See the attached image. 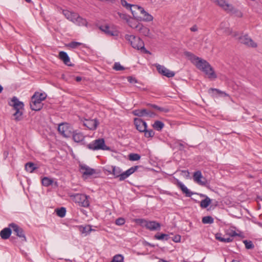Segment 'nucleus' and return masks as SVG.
<instances>
[{
	"mask_svg": "<svg viewBox=\"0 0 262 262\" xmlns=\"http://www.w3.org/2000/svg\"><path fill=\"white\" fill-rule=\"evenodd\" d=\"M74 24L80 26H87L88 25L86 19L82 18L79 15H78L77 19H76Z\"/></svg>",
	"mask_w": 262,
	"mask_h": 262,
	"instance_id": "28",
	"label": "nucleus"
},
{
	"mask_svg": "<svg viewBox=\"0 0 262 262\" xmlns=\"http://www.w3.org/2000/svg\"><path fill=\"white\" fill-rule=\"evenodd\" d=\"M109 173L113 174L115 178H120L121 169L118 167L112 166L110 169H105Z\"/></svg>",
	"mask_w": 262,
	"mask_h": 262,
	"instance_id": "23",
	"label": "nucleus"
},
{
	"mask_svg": "<svg viewBox=\"0 0 262 262\" xmlns=\"http://www.w3.org/2000/svg\"><path fill=\"white\" fill-rule=\"evenodd\" d=\"M125 38L129 42L133 48L140 50L144 53L150 54V52L145 49L144 42L140 37H136L133 35L126 34Z\"/></svg>",
	"mask_w": 262,
	"mask_h": 262,
	"instance_id": "3",
	"label": "nucleus"
},
{
	"mask_svg": "<svg viewBox=\"0 0 262 262\" xmlns=\"http://www.w3.org/2000/svg\"><path fill=\"white\" fill-rule=\"evenodd\" d=\"M142 166L141 165H136L133 166L126 170L123 172H121V174L120 178L119 179V181H122L125 180L127 178H128L132 174L136 171L138 168H142Z\"/></svg>",
	"mask_w": 262,
	"mask_h": 262,
	"instance_id": "16",
	"label": "nucleus"
},
{
	"mask_svg": "<svg viewBox=\"0 0 262 262\" xmlns=\"http://www.w3.org/2000/svg\"><path fill=\"white\" fill-rule=\"evenodd\" d=\"M117 14L121 19L126 20L127 22L130 19L129 15L125 13H122L119 12Z\"/></svg>",
	"mask_w": 262,
	"mask_h": 262,
	"instance_id": "46",
	"label": "nucleus"
},
{
	"mask_svg": "<svg viewBox=\"0 0 262 262\" xmlns=\"http://www.w3.org/2000/svg\"><path fill=\"white\" fill-rule=\"evenodd\" d=\"M238 40L241 43L244 44L247 46L255 48L257 47L256 43L250 38L247 34L240 36L238 38Z\"/></svg>",
	"mask_w": 262,
	"mask_h": 262,
	"instance_id": "15",
	"label": "nucleus"
},
{
	"mask_svg": "<svg viewBox=\"0 0 262 262\" xmlns=\"http://www.w3.org/2000/svg\"><path fill=\"white\" fill-rule=\"evenodd\" d=\"M82 79V78L80 77V76H77L75 78V80L77 81V82H79Z\"/></svg>",
	"mask_w": 262,
	"mask_h": 262,
	"instance_id": "62",
	"label": "nucleus"
},
{
	"mask_svg": "<svg viewBox=\"0 0 262 262\" xmlns=\"http://www.w3.org/2000/svg\"><path fill=\"white\" fill-rule=\"evenodd\" d=\"M135 222L142 227H144L150 231H158L161 229L160 223L155 221H148L143 219H137Z\"/></svg>",
	"mask_w": 262,
	"mask_h": 262,
	"instance_id": "6",
	"label": "nucleus"
},
{
	"mask_svg": "<svg viewBox=\"0 0 262 262\" xmlns=\"http://www.w3.org/2000/svg\"><path fill=\"white\" fill-rule=\"evenodd\" d=\"M154 238L158 240L168 241L170 236L167 234L158 233L154 235Z\"/></svg>",
	"mask_w": 262,
	"mask_h": 262,
	"instance_id": "29",
	"label": "nucleus"
},
{
	"mask_svg": "<svg viewBox=\"0 0 262 262\" xmlns=\"http://www.w3.org/2000/svg\"><path fill=\"white\" fill-rule=\"evenodd\" d=\"M145 246H149V247H152V248H154L155 247V245L154 244L149 243H148L147 242H145Z\"/></svg>",
	"mask_w": 262,
	"mask_h": 262,
	"instance_id": "59",
	"label": "nucleus"
},
{
	"mask_svg": "<svg viewBox=\"0 0 262 262\" xmlns=\"http://www.w3.org/2000/svg\"><path fill=\"white\" fill-rule=\"evenodd\" d=\"M79 230L82 233L85 234V235L89 234L92 231L94 230L92 228V226L89 225L85 226H80Z\"/></svg>",
	"mask_w": 262,
	"mask_h": 262,
	"instance_id": "27",
	"label": "nucleus"
},
{
	"mask_svg": "<svg viewBox=\"0 0 262 262\" xmlns=\"http://www.w3.org/2000/svg\"><path fill=\"white\" fill-rule=\"evenodd\" d=\"M57 214L60 217H63L66 215V209L64 207H61L56 211Z\"/></svg>",
	"mask_w": 262,
	"mask_h": 262,
	"instance_id": "40",
	"label": "nucleus"
},
{
	"mask_svg": "<svg viewBox=\"0 0 262 262\" xmlns=\"http://www.w3.org/2000/svg\"><path fill=\"white\" fill-rule=\"evenodd\" d=\"M86 148L91 150H111V147L106 145L103 138H99L86 145Z\"/></svg>",
	"mask_w": 262,
	"mask_h": 262,
	"instance_id": "7",
	"label": "nucleus"
},
{
	"mask_svg": "<svg viewBox=\"0 0 262 262\" xmlns=\"http://www.w3.org/2000/svg\"><path fill=\"white\" fill-rule=\"evenodd\" d=\"M8 104L13 107V110L15 111L13 114L14 120L16 121H20L23 119V111L24 110V103L19 101L16 96H13L8 101Z\"/></svg>",
	"mask_w": 262,
	"mask_h": 262,
	"instance_id": "2",
	"label": "nucleus"
},
{
	"mask_svg": "<svg viewBox=\"0 0 262 262\" xmlns=\"http://www.w3.org/2000/svg\"><path fill=\"white\" fill-rule=\"evenodd\" d=\"M237 235H238V234L235 231H233L232 232V233H231L232 236H237Z\"/></svg>",
	"mask_w": 262,
	"mask_h": 262,
	"instance_id": "64",
	"label": "nucleus"
},
{
	"mask_svg": "<svg viewBox=\"0 0 262 262\" xmlns=\"http://www.w3.org/2000/svg\"><path fill=\"white\" fill-rule=\"evenodd\" d=\"M127 80L130 83H136L138 82L137 79L132 76H128L127 77Z\"/></svg>",
	"mask_w": 262,
	"mask_h": 262,
	"instance_id": "53",
	"label": "nucleus"
},
{
	"mask_svg": "<svg viewBox=\"0 0 262 262\" xmlns=\"http://www.w3.org/2000/svg\"><path fill=\"white\" fill-rule=\"evenodd\" d=\"M113 69L117 71H122L125 69L124 67L121 66L119 62H115Z\"/></svg>",
	"mask_w": 262,
	"mask_h": 262,
	"instance_id": "45",
	"label": "nucleus"
},
{
	"mask_svg": "<svg viewBox=\"0 0 262 262\" xmlns=\"http://www.w3.org/2000/svg\"><path fill=\"white\" fill-rule=\"evenodd\" d=\"M99 29L103 32L106 35L110 36H114L118 35V32L111 28L108 25H101L98 27Z\"/></svg>",
	"mask_w": 262,
	"mask_h": 262,
	"instance_id": "18",
	"label": "nucleus"
},
{
	"mask_svg": "<svg viewBox=\"0 0 262 262\" xmlns=\"http://www.w3.org/2000/svg\"><path fill=\"white\" fill-rule=\"evenodd\" d=\"M184 55L193 63L200 70L203 71L207 75L209 79H215L217 76L210 63L206 60L196 56L193 53L186 51Z\"/></svg>",
	"mask_w": 262,
	"mask_h": 262,
	"instance_id": "1",
	"label": "nucleus"
},
{
	"mask_svg": "<svg viewBox=\"0 0 262 262\" xmlns=\"http://www.w3.org/2000/svg\"><path fill=\"white\" fill-rule=\"evenodd\" d=\"M216 238L219 241L224 243H230L233 241V238L230 237H224L221 236H219L217 234L216 236Z\"/></svg>",
	"mask_w": 262,
	"mask_h": 262,
	"instance_id": "39",
	"label": "nucleus"
},
{
	"mask_svg": "<svg viewBox=\"0 0 262 262\" xmlns=\"http://www.w3.org/2000/svg\"><path fill=\"white\" fill-rule=\"evenodd\" d=\"M127 23L128 24V25L132 28H134V29H136V26H137V25L139 24V23L135 21V20H129L128 21H127Z\"/></svg>",
	"mask_w": 262,
	"mask_h": 262,
	"instance_id": "47",
	"label": "nucleus"
},
{
	"mask_svg": "<svg viewBox=\"0 0 262 262\" xmlns=\"http://www.w3.org/2000/svg\"><path fill=\"white\" fill-rule=\"evenodd\" d=\"M134 123L136 128L140 133L145 132L146 128H147V123L141 118H135L134 120Z\"/></svg>",
	"mask_w": 262,
	"mask_h": 262,
	"instance_id": "14",
	"label": "nucleus"
},
{
	"mask_svg": "<svg viewBox=\"0 0 262 262\" xmlns=\"http://www.w3.org/2000/svg\"><path fill=\"white\" fill-rule=\"evenodd\" d=\"M245 245V247L247 249H252L254 248V245L250 241L245 240L243 241Z\"/></svg>",
	"mask_w": 262,
	"mask_h": 262,
	"instance_id": "41",
	"label": "nucleus"
},
{
	"mask_svg": "<svg viewBox=\"0 0 262 262\" xmlns=\"http://www.w3.org/2000/svg\"><path fill=\"white\" fill-rule=\"evenodd\" d=\"M178 145L179 146L180 150H183L184 149L185 146L183 143L180 142L178 143Z\"/></svg>",
	"mask_w": 262,
	"mask_h": 262,
	"instance_id": "60",
	"label": "nucleus"
},
{
	"mask_svg": "<svg viewBox=\"0 0 262 262\" xmlns=\"http://www.w3.org/2000/svg\"><path fill=\"white\" fill-rule=\"evenodd\" d=\"M12 233V230L10 228H5L0 232V236L2 239H8Z\"/></svg>",
	"mask_w": 262,
	"mask_h": 262,
	"instance_id": "25",
	"label": "nucleus"
},
{
	"mask_svg": "<svg viewBox=\"0 0 262 262\" xmlns=\"http://www.w3.org/2000/svg\"><path fill=\"white\" fill-rule=\"evenodd\" d=\"M208 93L212 97H225L229 96V94L226 93L225 92L222 91L219 89L215 88H210L208 90Z\"/></svg>",
	"mask_w": 262,
	"mask_h": 262,
	"instance_id": "19",
	"label": "nucleus"
},
{
	"mask_svg": "<svg viewBox=\"0 0 262 262\" xmlns=\"http://www.w3.org/2000/svg\"><path fill=\"white\" fill-rule=\"evenodd\" d=\"M144 26L143 25V24L141 23H139L138 25L136 26V30L138 31L139 33L141 32V31L142 30V28H143Z\"/></svg>",
	"mask_w": 262,
	"mask_h": 262,
	"instance_id": "55",
	"label": "nucleus"
},
{
	"mask_svg": "<svg viewBox=\"0 0 262 262\" xmlns=\"http://www.w3.org/2000/svg\"><path fill=\"white\" fill-rule=\"evenodd\" d=\"M211 202V200L208 196H206L204 200L201 201L200 206L202 208H206L210 204Z\"/></svg>",
	"mask_w": 262,
	"mask_h": 262,
	"instance_id": "33",
	"label": "nucleus"
},
{
	"mask_svg": "<svg viewBox=\"0 0 262 262\" xmlns=\"http://www.w3.org/2000/svg\"><path fill=\"white\" fill-rule=\"evenodd\" d=\"M164 72L163 73L162 75L165 76L168 78H171L173 77L175 73L173 71H170L168 69H167L165 67V69H164Z\"/></svg>",
	"mask_w": 262,
	"mask_h": 262,
	"instance_id": "38",
	"label": "nucleus"
},
{
	"mask_svg": "<svg viewBox=\"0 0 262 262\" xmlns=\"http://www.w3.org/2000/svg\"><path fill=\"white\" fill-rule=\"evenodd\" d=\"M74 201L76 203L78 204L80 206L83 207H88L90 205V202L88 200L89 196L84 194L76 193L73 195Z\"/></svg>",
	"mask_w": 262,
	"mask_h": 262,
	"instance_id": "10",
	"label": "nucleus"
},
{
	"mask_svg": "<svg viewBox=\"0 0 262 262\" xmlns=\"http://www.w3.org/2000/svg\"><path fill=\"white\" fill-rule=\"evenodd\" d=\"M164 126V123L159 120H156L152 124L153 128L158 131H161Z\"/></svg>",
	"mask_w": 262,
	"mask_h": 262,
	"instance_id": "32",
	"label": "nucleus"
},
{
	"mask_svg": "<svg viewBox=\"0 0 262 262\" xmlns=\"http://www.w3.org/2000/svg\"><path fill=\"white\" fill-rule=\"evenodd\" d=\"M9 227H11L16 235L19 237L22 242H26V237L24 230L15 223H11Z\"/></svg>",
	"mask_w": 262,
	"mask_h": 262,
	"instance_id": "13",
	"label": "nucleus"
},
{
	"mask_svg": "<svg viewBox=\"0 0 262 262\" xmlns=\"http://www.w3.org/2000/svg\"><path fill=\"white\" fill-rule=\"evenodd\" d=\"M78 14L75 12H73L71 15V17L70 18V21H72L73 23H75L76 19H77V17L78 16Z\"/></svg>",
	"mask_w": 262,
	"mask_h": 262,
	"instance_id": "52",
	"label": "nucleus"
},
{
	"mask_svg": "<svg viewBox=\"0 0 262 262\" xmlns=\"http://www.w3.org/2000/svg\"><path fill=\"white\" fill-rule=\"evenodd\" d=\"M80 171L82 174L83 178L85 179L96 172L95 169L91 168L86 165H80Z\"/></svg>",
	"mask_w": 262,
	"mask_h": 262,
	"instance_id": "17",
	"label": "nucleus"
},
{
	"mask_svg": "<svg viewBox=\"0 0 262 262\" xmlns=\"http://www.w3.org/2000/svg\"><path fill=\"white\" fill-rule=\"evenodd\" d=\"M42 185L45 187H48L54 184L55 186H58V183L54 182L53 179L47 177H43L41 180Z\"/></svg>",
	"mask_w": 262,
	"mask_h": 262,
	"instance_id": "24",
	"label": "nucleus"
},
{
	"mask_svg": "<svg viewBox=\"0 0 262 262\" xmlns=\"http://www.w3.org/2000/svg\"><path fill=\"white\" fill-rule=\"evenodd\" d=\"M149 29L144 26V27L142 28V30L140 33L145 36H148L149 35Z\"/></svg>",
	"mask_w": 262,
	"mask_h": 262,
	"instance_id": "48",
	"label": "nucleus"
},
{
	"mask_svg": "<svg viewBox=\"0 0 262 262\" xmlns=\"http://www.w3.org/2000/svg\"><path fill=\"white\" fill-rule=\"evenodd\" d=\"M73 140L75 142L79 143L82 142L84 139V136L83 134L77 130H74L73 134L72 135Z\"/></svg>",
	"mask_w": 262,
	"mask_h": 262,
	"instance_id": "22",
	"label": "nucleus"
},
{
	"mask_svg": "<svg viewBox=\"0 0 262 262\" xmlns=\"http://www.w3.org/2000/svg\"><path fill=\"white\" fill-rule=\"evenodd\" d=\"M134 10H132L133 16L138 20L145 21L152 20L153 17L148 12H146L143 8L139 6H134Z\"/></svg>",
	"mask_w": 262,
	"mask_h": 262,
	"instance_id": "5",
	"label": "nucleus"
},
{
	"mask_svg": "<svg viewBox=\"0 0 262 262\" xmlns=\"http://www.w3.org/2000/svg\"><path fill=\"white\" fill-rule=\"evenodd\" d=\"M190 30L192 31V32H196L198 31V27L196 25H193L192 27H191L190 28Z\"/></svg>",
	"mask_w": 262,
	"mask_h": 262,
	"instance_id": "58",
	"label": "nucleus"
},
{
	"mask_svg": "<svg viewBox=\"0 0 262 262\" xmlns=\"http://www.w3.org/2000/svg\"><path fill=\"white\" fill-rule=\"evenodd\" d=\"M176 184L177 186V187H179L182 190L183 193L185 194V196L186 197H190L193 194L200 195V196L205 197V198L206 196H207V195L202 193L199 194L198 193L191 191L183 183L180 181L178 179L176 180Z\"/></svg>",
	"mask_w": 262,
	"mask_h": 262,
	"instance_id": "12",
	"label": "nucleus"
},
{
	"mask_svg": "<svg viewBox=\"0 0 262 262\" xmlns=\"http://www.w3.org/2000/svg\"><path fill=\"white\" fill-rule=\"evenodd\" d=\"M59 58L65 64L68 66H73V64L71 63L70 57L66 52H59Z\"/></svg>",
	"mask_w": 262,
	"mask_h": 262,
	"instance_id": "21",
	"label": "nucleus"
},
{
	"mask_svg": "<svg viewBox=\"0 0 262 262\" xmlns=\"http://www.w3.org/2000/svg\"><path fill=\"white\" fill-rule=\"evenodd\" d=\"M201 182H198L197 183L199 184L200 185L205 186L207 188L209 187V183L208 182L207 179L203 177V178H201Z\"/></svg>",
	"mask_w": 262,
	"mask_h": 262,
	"instance_id": "44",
	"label": "nucleus"
},
{
	"mask_svg": "<svg viewBox=\"0 0 262 262\" xmlns=\"http://www.w3.org/2000/svg\"><path fill=\"white\" fill-rule=\"evenodd\" d=\"M148 107H149V108L150 109V108H155L156 110H158V107L159 106L156 105V104H151V103H146V104Z\"/></svg>",
	"mask_w": 262,
	"mask_h": 262,
	"instance_id": "56",
	"label": "nucleus"
},
{
	"mask_svg": "<svg viewBox=\"0 0 262 262\" xmlns=\"http://www.w3.org/2000/svg\"><path fill=\"white\" fill-rule=\"evenodd\" d=\"M72 12H71L67 10H63L62 11L63 14L65 16V17L69 20H70L71 17V15L72 14Z\"/></svg>",
	"mask_w": 262,
	"mask_h": 262,
	"instance_id": "50",
	"label": "nucleus"
},
{
	"mask_svg": "<svg viewBox=\"0 0 262 262\" xmlns=\"http://www.w3.org/2000/svg\"><path fill=\"white\" fill-rule=\"evenodd\" d=\"M216 5L222 8L224 11L228 13L235 14L237 13V16L241 17L242 13L237 11L231 4L227 3L225 0H211Z\"/></svg>",
	"mask_w": 262,
	"mask_h": 262,
	"instance_id": "8",
	"label": "nucleus"
},
{
	"mask_svg": "<svg viewBox=\"0 0 262 262\" xmlns=\"http://www.w3.org/2000/svg\"><path fill=\"white\" fill-rule=\"evenodd\" d=\"M202 222L204 224H212L214 222L213 218L211 216H206L202 218Z\"/></svg>",
	"mask_w": 262,
	"mask_h": 262,
	"instance_id": "35",
	"label": "nucleus"
},
{
	"mask_svg": "<svg viewBox=\"0 0 262 262\" xmlns=\"http://www.w3.org/2000/svg\"><path fill=\"white\" fill-rule=\"evenodd\" d=\"M9 152L8 151H5L4 152L3 155L5 159H6L8 156Z\"/></svg>",
	"mask_w": 262,
	"mask_h": 262,
	"instance_id": "61",
	"label": "nucleus"
},
{
	"mask_svg": "<svg viewBox=\"0 0 262 262\" xmlns=\"http://www.w3.org/2000/svg\"><path fill=\"white\" fill-rule=\"evenodd\" d=\"M99 124V122L97 119H86L83 125L90 130H93L96 129Z\"/></svg>",
	"mask_w": 262,
	"mask_h": 262,
	"instance_id": "20",
	"label": "nucleus"
},
{
	"mask_svg": "<svg viewBox=\"0 0 262 262\" xmlns=\"http://www.w3.org/2000/svg\"><path fill=\"white\" fill-rule=\"evenodd\" d=\"M132 114L139 117H147L150 118H154L156 115V113L149 108L135 110L132 112Z\"/></svg>",
	"mask_w": 262,
	"mask_h": 262,
	"instance_id": "11",
	"label": "nucleus"
},
{
	"mask_svg": "<svg viewBox=\"0 0 262 262\" xmlns=\"http://www.w3.org/2000/svg\"><path fill=\"white\" fill-rule=\"evenodd\" d=\"M231 34L233 37H236L238 35V33L237 32H232Z\"/></svg>",
	"mask_w": 262,
	"mask_h": 262,
	"instance_id": "63",
	"label": "nucleus"
},
{
	"mask_svg": "<svg viewBox=\"0 0 262 262\" xmlns=\"http://www.w3.org/2000/svg\"><path fill=\"white\" fill-rule=\"evenodd\" d=\"M181 236L180 235H176L172 237V241L175 243H179L181 241Z\"/></svg>",
	"mask_w": 262,
	"mask_h": 262,
	"instance_id": "54",
	"label": "nucleus"
},
{
	"mask_svg": "<svg viewBox=\"0 0 262 262\" xmlns=\"http://www.w3.org/2000/svg\"><path fill=\"white\" fill-rule=\"evenodd\" d=\"M141 158V156L138 154L132 153L128 155V159L130 161H135L139 160Z\"/></svg>",
	"mask_w": 262,
	"mask_h": 262,
	"instance_id": "37",
	"label": "nucleus"
},
{
	"mask_svg": "<svg viewBox=\"0 0 262 262\" xmlns=\"http://www.w3.org/2000/svg\"><path fill=\"white\" fill-rule=\"evenodd\" d=\"M121 4L126 9H129L130 11L132 12V10H134V6H137V5H132L128 4L125 0H121L120 1Z\"/></svg>",
	"mask_w": 262,
	"mask_h": 262,
	"instance_id": "36",
	"label": "nucleus"
},
{
	"mask_svg": "<svg viewBox=\"0 0 262 262\" xmlns=\"http://www.w3.org/2000/svg\"><path fill=\"white\" fill-rule=\"evenodd\" d=\"M36 169H37V167L32 162H28L25 164L26 170L30 173L33 172Z\"/></svg>",
	"mask_w": 262,
	"mask_h": 262,
	"instance_id": "31",
	"label": "nucleus"
},
{
	"mask_svg": "<svg viewBox=\"0 0 262 262\" xmlns=\"http://www.w3.org/2000/svg\"><path fill=\"white\" fill-rule=\"evenodd\" d=\"M158 110L160 112H165V113H168L169 111V109L167 108L162 107H160V106L158 107Z\"/></svg>",
	"mask_w": 262,
	"mask_h": 262,
	"instance_id": "57",
	"label": "nucleus"
},
{
	"mask_svg": "<svg viewBox=\"0 0 262 262\" xmlns=\"http://www.w3.org/2000/svg\"><path fill=\"white\" fill-rule=\"evenodd\" d=\"M59 133L64 137L69 138L73 134V128L69 123H62L59 125L58 127Z\"/></svg>",
	"mask_w": 262,
	"mask_h": 262,
	"instance_id": "9",
	"label": "nucleus"
},
{
	"mask_svg": "<svg viewBox=\"0 0 262 262\" xmlns=\"http://www.w3.org/2000/svg\"><path fill=\"white\" fill-rule=\"evenodd\" d=\"M47 95L45 93L35 92L31 97L30 105L32 110L35 111H40L43 106L42 101L46 98Z\"/></svg>",
	"mask_w": 262,
	"mask_h": 262,
	"instance_id": "4",
	"label": "nucleus"
},
{
	"mask_svg": "<svg viewBox=\"0 0 262 262\" xmlns=\"http://www.w3.org/2000/svg\"><path fill=\"white\" fill-rule=\"evenodd\" d=\"M220 30H222L223 32L227 35H231L232 33V30L231 28L227 26L226 22H222L220 25Z\"/></svg>",
	"mask_w": 262,
	"mask_h": 262,
	"instance_id": "26",
	"label": "nucleus"
},
{
	"mask_svg": "<svg viewBox=\"0 0 262 262\" xmlns=\"http://www.w3.org/2000/svg\"><path fill=\"white\" fill-rule=\"evenodd\" d=\"M156 69H157V71H158V72L160 74L162 75L163 73L164 72V69H165V67L163 66H161L160 64H156Z\"/></svg>",
	"mask_w": 262,
	"mask_h": 262,
	"instance_id": "51",
	"label": "nucleus"
},
{
	"mask_svg": "<svg viewBox=\"0 0 262 262\" xmlns=\"http://www.w3.org/2000/svg\"><path fill=\"white\" fill-rule=\"evenodd\" d=\"M193 180L196 183L201 182V179L203 178L202 172L200 170H198L194 172L193 176Z\"/></svg>",
	"mask_w": 262,
	"mask_h": 262,
	"instance_id": "34",
	"label": "nucleus"
},
{
	"mask_svg": "<svg viewBox=\"0 0 262 262\" xmlns=\"http://www.w3.org/2000/svg\"><path fill=\"white\" fill-rule=\"evenodd\" d=\"M143 133H144V136L146 138L152 137L155 135V132L152 129L148 130L147 128H146V130Z\"/></svg>",
	"mask_w": 262,
	"mask_h": 262,
	"instance_id": "42",
	"label": "nucleus"
},
{
	"mask_svg": "<svg viewBox=\"0 0 262 262\" xmlns=\"http://www.w3.org/2000/svg\"><path fill=\"white\" fill-rule=\"evenodd\" d=\"M125 220L124 218L122 217H119L115 221V224L117 225L121 226L125 224Z\"/></svg>",
	"mask_w": 262,
	"mask_h": 262,
	"instance_id": "49",
	"label": "nucleus"
},
{
	"mask_svg": "<svg viewBox=\"0 0 262 262\" xmlns=\"http://www.w3.org/2000/svg\"><path fill=\"white\" fill-rule=\"evenodd\" d=\"M113 261L115 262H123L124 257L121 254H117L113 257Z\"/></svg>",
	"mask_w": 262,
	"mask_h": 262,
	"instance_id": "43",
	"label": "nucleus"
},
{
	"mask_svg": "<svg viewBox=\"0 0 262 262\" xmlns=\"http://www.w3.org/2000/svg\"><path fill=\"white\" fill-rule=\"evenodd\" d=\"M66 46L67 47L71 49H76L78 48V47L80 46H83V47H85V45L81 42L74 41L66 44Z\"/></svg>",
	"mask_w": 262,
	"mask_h": 262,
	"instance_id": "30",
	"label": "nucleus"
}]
</instances>
